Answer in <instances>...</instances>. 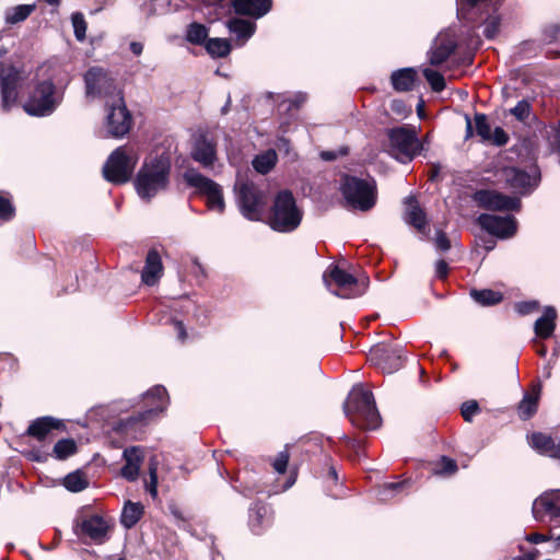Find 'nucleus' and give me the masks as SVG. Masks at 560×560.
I'll list each match as a JSON object with an SVG mask.
<instances>
[{
	"label": "nucleus",
	"mask_w": 560,
	"mask_h": 560,
	"mask_svg": "<svg viewBox=\"0 0 560 560\" xmlns=\"http://www.w3.org/2000/svg\"><path fill=\"white\" fill-rule=\"evenodd\" d=\"M171 166V156L166 152L151 156L143 163L135 180L136 190L141 199L151 200L167 188Z\"/></svg>",
	"instance_id": "1"
},
{
	"label": "nucleus",
	"mask_w": 560,
	"mask_h": 560,
	"mask_svg": "<svg viewBox=\"0 0 560 560\" xmlns=\"http://www.w3.org/2000/svg\"><path fill=\"white\" fill-rule=\"evenodd\" d=\"M343 410L351 423L359 429L375 430L381 424L373 394L361 384L352 387L343 405Z\"/></svg>",
	"instance_id": "2"
},
{
	"label": "nucleus",
	"mask_w": 560,
	"mask_h": 560,
	"mask_svg": "<svg viewBox=\"0 0 560 560\" xmlns=\"http://www.w3.org/2000/svg\"><path fill=\"white\" fill-rule=\"evenodd\" d=\"M457 15L474 24H483V35L492 39L500 28L501 19L493 0H456Z\"/></svg>",
	"instance_id": "3"
},
{
	"label": "nucleus",
	"mask_w": 560,
	"mask_h": 560,
	"mask_svg": "<svg viewBox=\"0 0 560 560\" xmlns=\"http://www.w3.org/2000/svg\"><path fill=\"white\" fill-rule=\"evenodd\" d=\"M143 411L121 418L117 423V430L124 434L136 436L153 416L162 412L167 405L166 389L163 386H154L144 395Z\"/></svg>",
	"instance_id": "4"
},
{
	"label": "nucleus",
	"mask_w": 560,
	"mask_h": 560,
	"mask_svg": "<svg viewBox=\"0 0 560 560\" xmlns=\"http://www.w3.org/2000/svg\"><path fill=\"white\" fill-rule=\"evenodd\" d=\"M143 411L121 418L117 423V430L124 434L136 436L153 416L162 412L167 405L166 389L163 386H154L144 395Z\"/></svg>",
	"instance_id": "5"
},
{
	"label": "nucleus",
	"mask_w": 560,
	"mask_h": 560,
	"mask_svg": "<svg viewBox=\"0 0 560 560\" xmlns=\"http://www.w3.org/2000/svg\"><path fill=\"white\" fill-rule=\"evenodd\" d=\"M302 217L303 212L298 208L293 195L282 190L275 198L269 224L277 232L289 233L298 229Z\"/></svg>",
	"instance_id": "6"
},
{
	"label": "nucleus",
	"mask_w": 560,
	"mask_h": 560,
	"mask_svg": "<svg viewBox=\"0 0 560 560\" xmlns=\"http://www.w3.org/2000/svg\"><path fill=\"white\" fill-rule=\"evenodd\" d=\"M323 281L332 294L343 299L362 295L369 285L366 277L355 278L338 266H330L323 275Z\"/></svg>",
	"instance_id": "7"
},
{
	"label": "nucleus",
	"mask_w": 560,
	"mask_h": 560,
	"mask_svg": "<svg viewBox=\"0 0 560 560\" xmlns=\"http://www.w3.org/2000/svg\"><path fill=\"white\" fill-rule=\"evenodd\" d=\"M341 192L349 206L361 211L372 209L376 202V186L373 179L345 176Z\"/></svg>",
	"instance_id": "8"
},
{
	"label": "nucleus",
	"mask_w": 560,
	"mask_h": 560,
	"mask_svg": "<svg viewBox=\"0 0 560 560\" xmlns=\"http://www.w3.org/2000/svg\"><path fill=\"white\" fill-rule=\"evenodd\" d=\"M84 84L86 97L104 100L105 105L122 96V91L117 86L115 79L101 67H92L85 72Z\"/></svg>",
	"instance_id": "9"
},
{
	"label": "nucleus",
	"mask_w": 560,
	"mask_h": 560,
	"mask_svg": "<svg viewBox=\"0 0 560 560\" xmlns=\"http://www.w3.org/2000/svg\"><path fill=\"white\" fill-rule=\"evenodd\" d=\"M137 162L138 156L132 150L119 147L108 156L103 166V175L109 183L125 184L131 178Z\"/></svg>",
	"instance_id": "10"
},
{
	"label": "nucleus",
	"mask_w": 560,
	"mask_h": 560,
	"mask_svg": "<svg viewBox=\"0 0 560 560\" xmlns=\"http://www.w3.org/2000/svg\"><path fill=\"white\" fill-rule=\"evenodd\" d=\"M388 153L401 162L410 161L421 150L416 130L408 127H396L387 131Z\"/></svg>",
	"instance_id": "11"
},
{
	"label": "nucleus",
	"mask_w": 560,
	"mask_h": 560,
	"mask_svg": "<svg viewBox=\"0 0 560 560\" xmlns=\"http://www.w3.org/2000/svg\"><path fill=\"white\" fill-rule=\"evenodd\" d=\"M61 98L62 96L56 92L55 84L51 81H44L36 86L23 108L31 116H48L55 112Z\"/></svg>",
	"instance_id": "12"
},
{
	"label": "nucleus",
	"mask_w": 560,
	"mask_h": 560,
	"mask_svg": "<svg viewBox=\"0 0 560 560\" xmlns=\"http://www.w3.org/2000/svg\"><path fill=\"white\" fill-rule=\"evenodd\" d=\"M235 189L242 214L250 221L260 220L266 205L264 192L250 182H237Z\"/></svg>",
	"instance_id": "13"
},
{
	"label": "nucleus",
	"mask_w": 560,
	"mask_h": 560,
	"mask_svg": "<svg viewBox=\"0 0 560 560\" xmlns=\"http://www.w3.org/2000/svg\"><path fill=\"white\" fill-rule=\"evenodd\" d=\"M184 179L187 185L197 189V191L207 198V206L210 210L223 213L225 202L222 188L212 179L203 176L196 170H188L184 173Z\"/></svg>",
	"instance_id": "14"
},
{
	"label": "nucleus",
	"mask_w": 560,
	"mask_h": 560,
	"mask_svg": "<svg viewBox=\"0 0 560 560\" xmlns=\"http://www.w3.org/2000/svg\"><path fill=\"white\" fill-rule=\"evenodd\" d=\"M106 130L114 138H122L132 126V116L126 106L124 95L105 105Z\"/></svg>",
	"instance_id": "15"
},
{
	"label": "nucleus",
	"mask_w": 560,
	"mask_h": 560,
	"mask_svg": "<svg viewBox=\"0 0 560 560\" xmlns=\"http://www.w3.org/2000/svg\"><path fill=\"white\" fill-rule=\"evenodd\" d=\"M536 521L560 526V489H550L538 495L532 506Z\"/></svg>",
	"instance_id": "16"
},
{
	"label": "nucleus",
	"mask_w": 560,
	"mask_h": 560,
	"mask_svg": "<svg viewBox=\"0 0 560 560\" xmlns=\"http://www.w3.org/2000/svg\"><path fill=\"white\" fill-rule=\"evenodd\" d=\"M369 361L383 373L392 374L404 364L402 349L390 343H377L370 349Z\"/></svg>",
	"instance_id": "17"
},
{
	"label": "nucleus",
	"mask_w": 560,
	"mask_h": 560,
	"mask_svg": "<svg viewBox=\"0 0 560 560\" xmlns=\"http://www.w3.org/2000/svg\"><path fill=\"white\" fill-rule=\"evenodd\" d=\"M477 223L493 236L508 238L516 232V221L511 215L480 214Z\"/></svg>",
	"instance_id": "18"
},
{
	"label": "nucleus",
	"mask_w": 560,
	"mask_h": 560,
	"mask_svg": "<svg viewBox=\"0 0 560 560\" xmlns=\"http://www.w3.org/2000/svg\"><path fill=\"white\" fill-rule=\"evenodd\" d=\"M474 200L482 208L493 211L517 210L521 207L518 198L508 197L492 190H478L474 194Z\"/></svg>",
	"instance_id": "19"
},
{
	"label": "nucleus",
	"mask_w": 560,
	"mask_h": 560,
	"mask_svg": "<svg viewBox=\"0 0 560 560\" xmlns=\"http://www.w3.org/2000/svg\"><path fill=\"white\" fill-rule=\"evenodd\" d=\"M20 73L14 67L0 69L1 108L9 112L18 101Z\"/></svg>",
	"instance_id": "20"
},
{
	"label": "nucleus",
	"mask_w": 560,
	"mask_h": 560,
	"mask_svg": "<svg viewBox=\"0 0 560 560\" xmlns=\"http://www.w3.org/2000/svg\"><path fill=\"white\" fill-rule=\"evenodd\" d=\"M503 178L513 190L526 194L534 189L538 184L536 174H529L517 167H506L503 170Z\"/></svg>",
	"instance_id": "21"
},
{
	"label": "nucleus",
	"mask_w": 560,
	"mask_h": 560,
	"mask_svg": "<svg viewBox=\"0 0 560 560\" xmlns=\"http://www.w3.org/2000/svg\"><path fill=\"white\" fill-rule=\"evenodd\" d=\"M191 158L206 168L213 166L217 160L214 140L207 135L199 136L194 143Z\"/></svg>",
	"instance_id": "22"
},
{
	"label": "nucleus",
	"mask_w": 560,
	"mask_h": 560,
	"mask_svg": "<svg viewBox=\"0 0 560 560\" xmlns=\"http://www.w3.org/2000/svg\"><path fill=\"white\" fill-rule=\"evenodd\" d=\"M125 465L120 474L128 481H136L139 477V470L144 458L143 450L140 446H130L122 453Z\"/></svg>",
	"instance_id": "23"
},
{
	"label": "nucleus",
	"mask_w": 560,
	"mask_h": 560,
	"mask_svg": "<svg viewBox=\"0 0 560 560\" xmlns=\"http://www.w3.org/2000/svg\"><path fill=\"white\" fill-rule=\"evenodd\" d=\"M406 209L404 220L407 224L413 226L421 235H428L427 215L420 208L417 199L412 196L408 197L405 201Z\"/></svg>",
	"instance_id": "24"
},
{
	"label": "nucleus",
	"mask_w": 560,
	"mask_h": 560,
	"mask_svg": "<svg viewBox=\"0 0 560 560\" xmlns=\"http://www.w3.org/2000/svg\"><path fill=\"white\" fill-rule=\"evenodd\" d=\"M232 7L237 14L259 19L271 10L272 0H233Z\"/></svg>",
	"instance_id": "25"
},
{
	"label": "nucleus",
	"mask_w": 560,
	"mask_h": 560,
	"mask_svg": "<svg viewBox=\"0 0 560 560\" xmlns=\"http://www.w3.org/2000/svg\"><path fill=\"white\" fill-rule=\"evenodd\" d=\"M163 275V264L156 249H150L147 254L145 265L141 273V280L147 285H154Z\"/></svg>",
	"instance_id": "26"
},
{
	"label": "nucleus",
	"mask_w": 560,
	"mask_h": 560,
	"mask_svg": "<svg viewBox=\"0 0 560 560\" xmlns=\"http://www.w3.org/2000/svg\"><path fill=\"white\" fill-rule=\"evenodd\" d=\"M455 47V42L450 35L438 36L429 54L430 63L433 66L441 65L454 51Z\"/></svg>",
	"instance_id": "27"
},
{
	"label": "nucleus",
	"mask_w": 560,
	"mask_h": 560,
	"mask_svg": "<svg viewBox=\"0 0 560 560\" xmlns=\"http://www.w3.org/2000/svg\"><path fill=\"white\" fill-rule=\"evenodd\" d=\"M107 530V522L98 515L90 516L81 523V532L95 541L105 540Z\"/></svg>",
	"instance_id": "28"
},
{
	"label": "nucleus",
	"mask_w": 560,
	"mask_h": 560,
	"mask_svg": "<svg viewBox=\"0 0 560 560\" xmlns=\"http://www.w3.org/2000/svg\"><path fill=\"white\" fill-rule=\"evenodd\" d=\"M226 27L231 34L236 36L237 44L242 46L253 36L256 25L250 21L234 18L226 22Z\"/></svg>",
	"instance_id": "29"
},
{
	"label": "nucleus",
	"mask_w": 560,
	"mask_h": 560,
	"mask_svg": "<svg viewBox=\"0 0 560 560\" xmlns=\"http://www.w3.org/2000/svg\"><path fill=\"white\" fill-rule=\"evenodd\" d=\"M60 424V420L52 417H42L30 424L27 434L43 441L54 429H58Z\"/></svg>",
	"instance_id": "30"
},
{
	"label": "nucleus",
	"mask_w": 560,
	"mask_h": 560,
	"mask_svg": "<svg viewBox=\"0 0 560 560\" xmlns=\"http://www.w3.org/2000/svg\"><path fill=\"white\" fill-rule=\"evenodd\" d=\"M416 77L417 72L413 68L396 70L390 75L392 85L397 92L411 91L415 85Z\"/></svg>",
	"instance_id": "31"
},
{
	"label": "nucleus",
	"mask_w": 560,
	"mask_h": 560,
	"mask_svg": "<svg viewBox=\"0 0 560 560\" xmlns=\"http://www.w3.org/2000/svg\"><path fill=\"white\" fill-rule=\"evenodd\" d=\"M557 313L553 307H547L544 314L535 322L534 330L537 337L549 338L556 328Z\"/></svg>",
	"instance_id": "32"
},
{
	"label": "nucleus",
	"mask_w": 560,
	"mask_h": 560,
	"mask_svg": "<svg viewBox=\"0 0 560 560\" xmlns=\"http://www.w3.org/2000/svg\"><path fill=\"white\" fill-rule=\"evenodd\" d=\"M268 522V508L262 503H255L249 509V527L252 532L259 534Z\"/></svg>",
	"instance_id": "33"
},
{
	"label": "nucleus",
	"mask_w": 560,
	"mask_h": 560,
	"mask_svg": "<svg viewBox=\"0 0 560 560\" xmlns=\"http://www.w3.org/2000/svg\"><path fill=\"white\" fill-rule=\"evenodd\" d=\"M205 48L207 52L212 56L213 58H223L226 57L231 51V44L230 40L226 38H209L206 44Z\"/></svg>",
	"instance_id": "34"
},
{
	"label": "nucleus",
	"mask_w": 560,
	"mask_h": 560,
	"mask_svg": "<svg viewBox=\"0 0 560 560\" xmlns=\"http://www.w3.org/2000/svg\"><path fill=\"white\" fill-rule=\"evenodd\" d=\"M143 513V506L140 503L127 502L121 513V524L126 528H131L137 524Z\"/></svg>",
	"instance_id": "35"
},
{
	"label": "nucleus",
	"mask_w": 560,
	"mask_h": 560,
	"mask_svg": "<svg viewBox=\"0 0 560 560\" xmlns=\"http://www.w3.org/2000/svg\"><path fill=\"white\" fill-rule=\"evenodd\" d=\"M470 296L474 299V301L483 306L495 305L503 299L502 293L490 289L472 290L470 292Z\"/></svg>",
	"instance_id": "36"
},
{
	"label": "nucleus",
	"mask_w": 560,
	"mask_h": 560,
	"mask_svg": "<svg viewBox=\"0 0 560 560\" xmlns=\"http://www.w3.org/2000/svg\"><path fill=\"white\" fill-rule=\"evenodd\" d=\"M529 445L540 454L550 457V452L553 451L556 443L549 435L542 433H533L529 436Z\"/></svg>",
	"instance_id": "37"
},
{
	"label": "nucleus",
	"mask_w": 560,
	"mask_h": 560,
	"mask_svg": "<svg viewBox=\"0 0 560 560\" xmlns=\"http://www.w3.org/2000/svg\"><path fill=\"white\" fill-rule=\"evenodd\" d=\"M35 4H21L5 11V22L9 24H16L24 21L33 11Z\"/></svg>",
	"instance_id": "38"
},
{
	"label": "nucleus",
	"mask_w": 560,
	"mask_h": 560,
	"mask_svg": "<svg viewBox=\"0 0 560 560\" xmlns=\"http://www.w3.org/2000/svg\"><path fill=\"white\" fill-rule=\"evenodd\" d=\"M277 154L273 150H269L257 155L253 161L254 168L260 174H267L276 164Z\"/></svg>",
	"instance_id": "39"
},
{
	"label": "nucleus",
	"mask_w": 560,
	"mask_h": 560,
	"mask_svg": "<svg viewBox=\"0 0 560 560\" xmlns=\"http://www.w3.org/2000/svg\"><path fill=\"white\" fill-rule=\"evenodd\" d=\"M208 28L203 24L194 22L187 27L186 39L191 44L201 45L208 40Z\"/></svg>",
	"instance_id": "40"
},
{
	"label": "nucleus",
	"mask_w": 560,
	"mask_h": 560,
	"mask_svg": "<svg viewBox=\"0 0 560 560\" xmlns=\"http://www.w3.org/2000/svg\"><path fill=\"white\" fill-rule=\"evenodd\" d=\"M538 394H526L518 406V413L522 419L530 418L537 410Z\"/></svg>",
	"instance_id": "41"
},
{
	"label": "nucleus",
	"mask_w": 560,
	"mask_h": 560,
	"mask_svg": "<svg viewBox=\"0 0 560 560\" xmlns=\"http://www.w3.org/2000/svg\"><path fill=\"white\" fill-rule=\"evenodd\" d=\"M88 485L86 478L80 471L71 472L63 479V486L71 492H80L84 490Z\"/></svg>",
	"instance_id": "42"
},
{
	"label": "nucleus",
	"mask_w": 560,
	"mask_h": 560,
	"mask_svg": "<svg viewBox=\"0 0 560 560\" xmlns=\"http://www.w3.org/2000/svg\"><path fill=\"white\" fill-rule=\"evenodd\" d=\"M77 452V444L71 439H63L58 441L52 450L54 456L57 459H66Z\"/></svg>",
	"instance_id": "43"
},
{
	"label": "nucleus",
	"mask_w": 560,
	"mask_h": 560,
	"mask_svg": "<svg viewBox=\"0 0 560 560\" xmlns=\"http://www.w3.org/2000/svg\"><path fill=\"white\" fill-rule=\"evenodd\" d=\"M159 0H142L141 9L147 16H153L155 14H164L168 12V1L158 3Z\"/></svg>",
	"instance_id": "44"
},
{
	"label": "nucleus",
	"mask_w": 560,
	"mask_h": 560,
	"mask_svg": "<svg viewBox=\"0 0 560 560\" xmlns=\"http://www.w3.org/2000/svg\"><path fill=\"white\" fill-rule=\"evenodd\" d=\"M457 471V464L454 459L443 456L433 467V474L436 476H451Z\"/></svg>",
	"instance_id": "45"
},
{
	"label": "nucleus",
	"mask_w": 560,
	"mask_h": 560,
	"mask_svg": "<svg viewBox=\"0 0 560 560\" xmlns=\"http://www.w3.org/2000/svg\"><path fill=\"white\" fill-rule=\"evenodd\" d=\"M423 75L433 91L441 92L445 88V80L440 72L425 68L423 70Z\"/></svg>",
	"instance_id": "46"
},
{
	"label": "nucleus",
	"mask_w": 560,
	"mask_h": 560,
	"mask_svg": "<svg viewBox=\"0 0 560 560\" xmlns=\"http://www.w3.org/2000/svg\"><path fill=\"white\" fill-rule=\"evenodd\" d=\"M474 120L477 135L482 139V141L487 142L491 135V127L487 120V116L478 113L475 115Z\"/></svg>",
	"instance_id": "47"
},
{
	"label": "nucleus",
	"mask_w": 560,
	"mask_h": 560,
	"mask_svg": "<svg viewBox=\"0 0 560 560\" xmlns=\"http://www.w3.org/2000/svg\"><path fill=\"white\" fill-rule=\"evenodd\" d=\"M71 22L74 30V36L79 42L84 40L85 33H86V22L84 20V16L81 12H74L71 15Z\"/></svg>",
	"instance_id": "48"
},
{
	"label": "nucleus",
	"mask_w": 560,
	"mask_h": 560,
	"mask_svg": "<svg viewBox=\"0 0 560 560\" xmlns=\"http://www.w3.org/2000/svg\"><path fill=\"white\" fill-rule=\"evenodd\" d=\"M510 113L520 121L526 120L530 115V104L522 100L520 101L513 108L510 109Z\"/></svg>",
	"instance_id": "49"
},
{
	"label": "nucleus",
	"mask_w": 560,
	"mask_h": 560,
	"mask_svg": "<svg viewBox=\"0 0 560 560\" xmlns=\"http://www.w3.org/2000/svg\"><path fill=\"white\" fill-rule=\"evenodd\" d=\"M14 215V208L9 197L0 192V220L9 221Z\"/></svg>",
	"instance_id": "50"
},
{
	"label": "nucleus",
	"mask_w": 560,
	"mask_h": 560,
	"mask_svg": "<svg viewBox=\"0 0 560 560\" xmlns=\"http://www.w3.org/2000/svg\"><path fill=\"white\" fill-rule=\"evenodd\" d=\"M542 40L546 44H551V43L560 40V25L559 24L547 25L542 31Z\"/></svg>",
	"instance_id": "51"
},
{
	"label": "nucleus",
	"mask_w": 560,
	"mask_h": 560,
	"mask_svg": "<svg viewBox=\"0 0 560 560\" xmlns=\"http://www.w3.org/2000/svg\"><path fill=\"white\" fill-rule=\"evenodd\" d=\"M509 135L503 130L501 127L494 128L493 131H491L490 139L487 140V142H490L497 147L505 145L509 142Z\"/></svg>",
	"instance_id": "52"
},
{
	"label": "nucleus",
	"mask_w": 560,
	"mask_h": 560,
	"mask_svg": "<svg viewBox=\"0 0 560 560\" xmlns=\"http://www.w3.org/2000/svg\"><path fill=\"white\" fill-rule=\"evenodd\" d=\"M514 308L520 315L524 316L537 311L538 303L536 301L518 302L515 304Z\"/></svg>",
	"instance_id": "53"
},
{
	"label": "nucleus",
	"mask_w": 560,
	"mask_h": 560,
	"mask_svg": "<svg viewBox=\"0 0 560 560\" xmlns=\"http://www.w3.org/2000/svg\"><path fill=\"white\" fill-rule=\"evenodd\" d=\"M478 409L477 401L468 400L462 405V416L466 421H471V418L477 413Z\"/></svg>",
	"instance_id": "54"
},
{
	"label": "nucleus",
	"mask_w": 560,
	"mask_h": 560,
	"mask_svg": "<svg viewBox=\"0 0 560 560\" xmlns=\"http://www.w3.org/2000/svg\"><path fill=\"white\" fill-rule=\"evenodd\" d=\"M289 458L290 456L288 452H280L273 462L275 470L278 471L279 474L285 472Z\"/></svg>",
	"instance_id": "55"
},
{
	"label": "nucleus",
	"mask_w": 560,
	"mask_h": 560,
	"mask_svg": "<svg viewBox=\"0 0 560 560\" xmlns=\"http://www.w3.org/2000/svg\"><path fill=\"white\" fill-rule=\"evenodd\" d=\"M435 247L439 250L446 252L451 248V242L447 238L446 234L442 231H438L434 238Z\"/></svg>",
	"instance_id": "56"
},
{
	"label": "nucleus",
	"mask_w": 560,
	"mask_h": 560,
	"mask_svg": "<svg viewBox=\"0 0 560 560\" xmlns=\"http://www.w3.org/2000/svg\"><path fill=\"white\" fill-rule=\"evenodd\" d=\"M307 100V95L305 93L299 92L293 95L291 98L285 101L283 104L288 103V109L295 108L298 109L301 105H303Z\"/></svg>",
	"instance_id": "57"
},
{
	"label": "nucleus",
	"mask_w": 560,
	"mask_h": 560,
	"mask_svg": "<svg viewBox=\"0 0 560 560\" xmlns=\"http://www.w3.org/2000/svg\"><path fill=\"white\" fill-rule=\"evenodd\" d=\"M171 323L173 324L174 329L177 332L178 339L184 341L186 339V337H187V334H186V330H185L183 322L178 320V319H171Z\"/></svg>",
	"instance_id": "58"
},
{
	"label": "nucleus",
	"mask_w": 560,
	"mask_h": 560,
	"mask_svg": "<svg viewBox=\"0 0 560 560\" xmlns=\"http://www.w3.org/2000/svg\"><path fill=\"white\" fill-rule=\"evenodd\" d=\"M447 272H448V266H447L446 261L439 260L435 265L436 276L442 279L447 276Z\"/></svg>",
	"instance_id": "59"
},
{
	"label": "nucleus",
	"mask_w": 560,
	"mask_h": 560,
	"mask_svg": "<svg viewBox=\"0 0 560 560\" xmlns=\"http://www.w3.org/2000/svg\"><path fill=\"white\" fill-rule=\"evenodd\" d=\"M527 540L533 544H539V542L546 541L547 538L541 534L535 533V534L528 535Z\"/></svg>",
	"instance_id": "60"
},
{
	"label": "nucleus",
	"mask_w": 560,
	"mask_h": 560,
	"mask_svg": "<svg viewBox=\"0 0 560 560\" xmlns=\"http://www.w3.org/2000/svg\"><path fill=\"white\" fill-rule=\"evenodd\" d=\"M130 50L136 55L140 56L143 51V45L139 42H131L130 43Z\"/></svg>",
	"instance_id": "61"
},
{
	"label": "nucleus",
	"mask_w": 560,
	"mask_h": 560,
	"mask_svg": "<svg viewBox=\"0 0 560 560\" xmlns=\"http://www.w3.org/2000/svg\"><path fill=\"white\" fill-rule=\"evenodd\" d=\"M392 109L397 114H402L405 112V104L400 101H394L392 103Z\"/></svg>",
	"instance_id": "62"
},
{
	"label": "nucleus",
	"mask_w": 560,
	"mask_h": 560,
	"mask_svg": "<svg viewBox=\"0 0 560 560\" xmlns=\"http://www.w3.org/2000/svg\"><path fill=\"white\" fill-rule=\"evenodd\" d=\"M550 457L560 460V441L555 445L553 451L550 452Z\"/></svg>",
	"instance_id": "63"
},
{
	"label": "nucleus",
	"mask_w": 560,
	"mask_h": 560,
	"mask_svg": "<svg viewBox=\"0 0 560 560\" xmlns=\"http://www.w3.org/2000/svg\"><path fill=\"white\" fill-rule=\"evenodd\" d=\"M540 552L538 549H533L528 552H526L524 556L528 559V560H536L538 557H539Z\"/></svg>",
	"instance_id": "64"
}]
</instances>
